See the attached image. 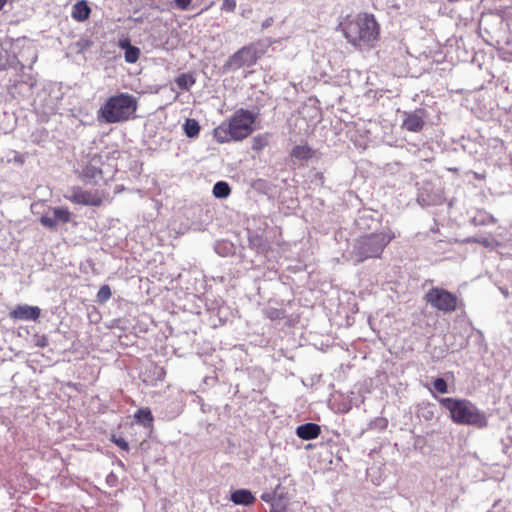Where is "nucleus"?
<instances>
[{"instance_id": "obj_1", "label": "nucleus", "mask_w": 512, "mask_h": 512, "mask_svg": "<svg viewBox=\"0 0 512 512\" xmlns=\"http://www.w3.org/2000/svg\"><path fill=\"white\" fill-rule=\"evenodd\" d=\"M345 39L355 49H373L380 39L381 27L372 13L359 12L347 15L339 24Z\"/></svg>"}, {"instance_id": "obj_2", "label": "nucleus", "mask_w": 512, "mask_h": 512, "mask_svg": "<svg viewBox=\"0 0 512 512\" xmlns=\"http://www.w3.org/2000/svg\"><path fill=\"white\" fill-rule=\"evenodd\" d=\"M256 115L247 110H237L228 121L222 122L213 130V137L218 143L241 141L247 138L254 130Z\"/></svg>"}, {"instance_id": "obj_3", "label": "nucleus", "mask_w": 512, "mask_h": 512, "mask_svg": "<svg viewBox=\"0 0 512 512\" xmlns=\"http://www.w3.org/2000/svg\"><path fill=\"white\" fill-rule=\"evenodd\" d=\"M137 109V98L127 92H120L108 97L98 113L105 122L113 124L135 119Z\"/></svg>"}, {"instance_id": "obj_4", "label": "nucleus", "mask_w": 512, "mask_h": 512, "mask_svg": "<svg viewBox=\"0 0 512 512\" xmlns=\"http://www.w3.org/2000/svg\"><path fill=\"white\" fill-rule=\"evenodd\" d=\"M438 402L449 412L451 420L458 425H472L479 428L487 425L485 415L467 399L447 397L439 398Z\"/></svg>"}, {"instance_id": "obj_5", "label": "nucleus", "mask_w": 512, "mask_h": 512, "mask_svg": "<svg viewBox=\"0 0 512 512\" xmlns=\"http://www.w3.org/2000/svg\"><path fill=\"white\" fill-rule=\"evenodd\" d=\"M396 237L391 229L377 231L361 236L355 246L354 255L357 263L370 258H380L385 248Z\"/></svg>"}, {"instance_id": "obj_6", "label": "nucleus", "mask_w": 512, "mask_h": 512, "mask_svg": "<svg viewBox=\"0 0 512 512\" xmlns=\"http://www.w3.org/2000/svg\"><path fill=\"white\" fill-rule=\"evenodd\" d=\"M424 299L433 308L443 313L455 312L461 303L457 295L439 287L431 288Z\"/></svg>"}, {"instance_id": "obj_7", "label": "nucleus", "mask_w": 512, "mask_h": 512, "mask_svg": "<svg viewBox=\"0 0 512 512\" xmlns=\"http://www.w3.org/2000/svg\"><path fill=\"white\" fill-rule=\"evenodd\" d=\"M65 198L73 204L92 207H100L111 201L109 193L104 190H85L79 186H73L70 195H66Z\"/></svg>"}, {"instance_id": "obj_8", "label": "nucleus", "mask_w": 512, "mask_h": 512, "mask_svg": "<svg viewBox=\"0 0 512 512\" xmlns=\"http://www.w3.org/2000/svg\"><path fill=\"white\" fill-rule=\"evenodd\" d=\"M258 60L257 49L253 45L245 46L229 57L226 66L232 70L242 67H251Z\"/></svg>"}, {"instance_id": "obj_9", "label": "nucleus", "mask_w": 512, "mask_h": 512, "mask_svg": "<svg viewBox=\"0 0 512 512\" xmlns=\"http://www.w3.org/2000/svg\"><path fill=\"white\" fill-rule=\"evenodd\" d=\"M103 157L101 154L94 153L87 156L83 162L81 170L78 171V177L84 182L91 181L97 177H102Z\"/></svg>"}, {"instance_id": "obj_10", "label": "nucleus", "mask_w": 512, "mask_h": 512, "mask_svg": "<svg viewBox=\"0 0 512 512\" xmlns=\"http://www.w3.org/2000/svg\"><path fill=\"white\" fill-rule=\"evenodd\" d=\"M52 212L53 217L43 215L40 218V223L48 229H55L58 223L66 224L71 221L72 213L67 207H55Z\"/></svg>"}, {"instance_id": "obj_11", "label": "nucleus", "mask_w": 512, "mask_h": 512, "mask_svg": "<svg viewBox=\"0 0 512 512\" xmlns=\"http://www.w3.org/2000/svg\"><path fill=\"white\" fill-rule=\"evenodd\" d=\"M426 111L424 109H416L406 115L402 123V128L409 132H420L425 126Z\"/></svg>"}, {"instance_id": "obj_12", "label": "nucleus", "mask_w": 512, "mask_h": 512, "mask_svg": "<svg viewBox=\"0 0 512 512\" xmlns=\"http://www.w3.org/2000/svg\"><path fill=\"white\" fill-rule=\"evenodd\" d=\"M40 309L36 306L17 305L11 312L10 317L16 320H37L40 316Z\"/></svg>"}, {"instance_id": "obj_13", "label": "nucleus", "mask_w": 512, "mask_h": 512, "mask_svg": "<svg viewBox=\"0 0 512 512\" xmlns=\"http://www.w3.org/2000/svg\"><path fill=\"white\" fill-rule=\"evenodd\" d=\"M296 434L302 440L316 439L321 434V427L316 423H306L297 427Z\"/></svg>"}, {"instance_id": "obj_14", "label": "nucleus", "mask_w": 512, "mask_h": 512, "mask_svg": "<svg viewBox=\"0 0 512 512\" xmlns=\"http://www.w3.org/2000/svg\"><path fill=\"white\" fill-rule=\"evenodd\" d=\"M118 46L125 50V61L127 63H136L139 58L141 51L138 47L131 45L130 40L128 38L120 39L118 42Z\"/></svg>"}, {"instance_id": "obj_15", "label": "nucleus", "mask_w": 512, "mask_h": 512, "mask_svg": "<svg viewBox=\"0 0 512 512\" xmlns=\"http://www.w3.org/2000/svg\"><path fill=\"white\" fill-rule=\"evenodd\" d=\"M230 500L235 505L249 506L256 501L253 493L248 489H238L231 493Z\"/></svg>"}, {"instance_id": "obj_16", "label": "nucleus", "mask_w": 512, "mask_h": 512, "mask_svg": "<svg viewBox=\"0 0 512 512\" xmlns=\"http://www.w3.org/2000/svg\"><path fill=\"white\" fill-rule=\"evenodd\" d=\"M91 9L85 0L78 1L73 6L72 17L78 21H85L89 18Z\"/></svg>"}, {"instance_id": "obj_17", "label": "nucleus", "mask_w": 512, "mask_h": 512, "mask_svg": "<svg viewBox=\"0 0 512 512\" xmlns=\"http://www.w3.org/2000/svg\"><path fill=\"white\" fill-rule=\"evenodd\" d=\"M315 151L307 144L296 145L291 151V157L298 160H309L313 158Z\"/></svg>"}, {"instance_id": "obj_18", "label": "nucleus", "mask_w": 512, "mask_h": 512, "mask_svg": "<svg viewBox=\"0 0 512 512\" xmlns=\"http://www.w3.org/2000/svg\"><path fill=\"white\" fill-rule=\"evenodd\" d=\"M16 62V56L11 54L2 44H0V71L6 70Z\"/></svg>"}, {"instance_id": "obj_19", "label": "nucleus", "mask_w": 512, "mask_h": 512, "mask_svg": "<svg viewBox=\"0 0 512 512\" xmlns=\"http://www.w3.org/2000/svg\"><path fill=\"white\" fill-rule=\"evenodd\" d=\"M134 417L144 427L151 428L153 426L154 417L149 408H140Z\"/></svg>"}, {"instance_id": "obj_20", "label": "nucleus", "mask_w": 512, "mask_h": 512, "mask_svg": "<svg viewBox=\"0 0 512 512\" xmlns=\"http://www.w3.org/2000/svg\"><path fill=\"white\" fill-rule=\"evenodd\" d=\"M195 78L190 73H182L175 79V83L181 90H189L195 84Z\"/></svg>"}, {"instance_id": "obj_21", "label": "nucleus", "mask_w": 512, "mask_h": 512, "mask_svg": "<svg viewBox=\"0 0 512 512\" xmlns=\"http://www.w3.org/2000/svg\"><path fill=\"white\" fill-rule=\"evenodd\" d=\"M184 132L187 137L195 138L199 135L200 125L195 119H187L184 123Z\"/></svg>"}, {"instance_id": "obj_22", "label": "nucleus", "mask_w": 512, "mask_h": 512, "mask_svg": "<svg viewBox=\"0 0 512 512\" xmlns=\"http://www.w3.org/2000/svg\"><path fill=\"white\" fill-rule=\"evenodd\" d=\"M230 193L231 189L227 182L219 181L213 187V195L216 198H226Z\"/></svg>"}, {"instance_id": "obj_23", "label": "nucleus", "mask_w": 512, "mask_h": 512, "mask_svg": "<svg viewBox=\"0 0 512 512\" xmlns=\"http://www.w3.org/2000/svg\"><path fill=\"white\" fill-rule=\"evenodd\" d=\"M269 143V135L267 133L260 134L252 139V150L261 152Z\"/></svg>"}, {"instance_id": "obj_24", "label": "nucleus", "mask_w": 512, "mask_h": 512, "mask_svg": "<svg viewBox=\"0 0 512 512\" xmlns=\"http://www.w3.org/2000/svg\"><path fill=\"white\" fill-rule=\"evenodd\" d=\"M112 296L109 285H102L97 293V301L101 304L106 303Z\"/></svg>"}, {"instance_id": "obj_25", "label": "nucleus", "mask_w": 512, "mask_h": 512, "mask_svg": "<svg viewBox=\"0 0 512 512\" xmlns=\"http://www.w3.org/2000/svg\"><path fill=\"white\" fill-rule=\"evenodd\" d=\"M433 387L437 392L441 394H445L448 392V384L443 378H436L433 381Z\"/></svg>"}, {"instance_id": "obj_26", "label": "nucleus", "mask_w": 512, "mask_h": 512, "mask_svg": "<svg viewBox=\"0 0 512 512\" xmlns=\"http://www.w3.org/2000/svg\"><path fill=\"white\" fill-rule=\"evenodd\" d=\"M236 0H223L221 10L225 12H234L236 9Z\"/></svg>"}, {"instance_id": "obj_27", "label": "nucleus", "mask_w": 512, "mask_h": 512, "mask_svg": "<svg viewBox=\"0 0 512 512\" xmlns=\"http://www.w3.org/2000/svg\"><path fill=\"white\" fill-rule=\"evenodd\" d=\"M119 448H121L122 450H125V451H128L129 450V444L128 442L122 438V437H116V436H112V439H111Z\"/></svg>"}, {"instance_id": "obj_28", "label": "nucleus", "mask_w": 512, "mask_h": 512, "mask_svg": "<svg viewBox=\"0 0 512 512\" xmlns=\"http://www.w3.org/2000/svg\"><path fill=\"white\" fill-rule=\"evenodd\" d=\"M267 317L271 320L283 318V312L278 309H272L267 312Z\"/></svg>"}, {"instance_id": "obj_29", "label": "nucleus", "mask_w": 512, "mask_h": 512, "mask_svg": "<svg viewBox=\"0 0 512 512\" xmlns=\"http://www.w3.org/2000/svg\"><path fill=\"white\" fill-rule=\"evenodd\" d=\"M191 1L192 0H174L175 5L181 10H186L189 7Z\"/></svg>"}, {"instance_id": "obj_30", "label": "nucleus", "mask_w": 512, "mask_h": 512, "mask_svg": "<svg viewBox=\"0 0 512 512\" xmlns=\"http://www.w3.org/2000/svg\"><path fill=\"white\" fill-rule=\"evenodd\" d=\"M261 499L267 503L271 502L273 500V496L269 493H264L261 495Z\"/></svg>"}, {"instance_id": "obj_31", "label": "nucleus", "mask_w": 512, "mask_h": 512, "mask_svg": "<svg viewBox=\"0 0 512 512\" xmlns=\"http://www.w3.org/2000/svg\"><path fill=\"white\" fill-rule=\"evenodd\" d=\"M7 2H8V0H0V11L5 7Z\"/></svg>"}, {"instance_id": "obj_32", "label": "nucleus", "mask_w": 512, "mask_h": 512, "mask_svg": "<svg viewBox=\"0 0 512 512\" xmlns=\"http://www.w3.org/2000/svg\"><path fill=\"white\" fill-rule=\"evenodd\" d=\"M270 512H286V511H285V508H281V509H271Z\"/></svg>"}]
</instances>
